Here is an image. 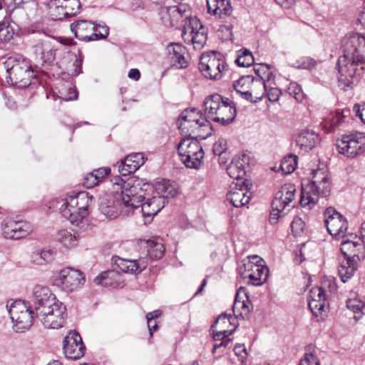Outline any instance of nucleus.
I'll return each mask as SVG.
<instances>
[{"mask_svg": "<svg viewBox=\"0 0 365 365\" xmlns=\"http://www.w3.org/2000/svg\"><path fill=\"white\" fill-rule=\"evenodd\" d=\"M357 21L365 29V6L359 11Z\"/></svg>", "mask_w": 365, "mask_h": 365, "instance_id": "nucleus-64", "label": "nucleus"}, {"mask_svg": "<svg viewBox=\"0 0 365 365\" xmlns=\"http://www.w3.org/2000/svg\"><path fill=\"white\" fill-rule=\"evenodd\" d=\"M253 77L248 76H243L236 81L234 84V88L236 92L244 98L249 99L250 98V93H248L250 88L251 87Z\"/></svg>", "mask_w": 365, "mask_h": 365, "instance_id": "nucleus-34", "label": "nucleus"}, {"mask_svg": "<svg viewBox=\"0 0 365 365\" xmlns=\"http://www.w3.org/2000/svg\"><path fill=\"white\" fill-rule=\"evenodd\" d=\"M238 272L242 279H247V284L261 286L267 279L269 269L261 258L254 255L241 261Z\"/></svg>", "mask_w": 365, "mask_h": 365, "instance_id": "nucleus-10", "label": "nucleus"}, {"mask_svg": "<svg viewBox=\"0 0 365 365\" xmlns=\"http://www.w3.org/2000/svg\"><path fill=\"white\" fill-rule=\"evenodd\" d=\"M113 274L114 272L111 271L103 272L94 279V282L96 284H102L103 286L106 287L109 284V283L106 282V280L108 278L112 277Z\"/></svg>", "mask_w": 365, "mask_h": 365, "instance_id": "nucleus-51", "label": "nucleus"}, {"mask_svg": "<svg viewBox=\"0 0 365 365\" xmlns=\"http://www.w3.org/2000/svg\"><path fill=\"white\" fill-rule=\"evenodd\" d=\"M317 142L315 138H296L295 145L304 153L309 152L314 148Z\"/></svg>", "mask_w": 365, "mask_h": 365, "instance_id": "nucleus-45", "label": "nucleus"}, {"mask_svg": "<svg viewBox=\"0 0 365 365\" xmlns=\"http://www.w3.org/2000/svg\"><path fill=\"white\" fill-rule=\"evenodd\" d=\"M204 107L207 116L222 125L232 122L237 113L234 102L217 93L207 96L204 101Z\"/></svg>", "mask_w": 365, "mask_h": 365, "instance_id": "nucleus-7", "label": "nucleus"}, {"mask_svg": "<svg viewBox=\"0 0 365 365\" xmlns=\"http://www.w3.org/2000/svg\"><path fill=\"white\" fill-rule=\"evenodd\" d=\"M83 185L86 188H92V187L98 185V181L94 182V180L93 179V176L91 175V174L89 173L85 176V178L83 179Z\"/></svg>", "mask_w": 365, "mask_h": 365, "instance_id": "nucleus-58", "label": "nucleus"}, {"mask_svg": "<svg viewBox=\"0 0 365 365\" xmlns=\"http://www.w3.org/2000/svg\"><path fill=\"white\" fill-rule=\"evenodd\" d=\"M267 92V86L264 78H257L252 79L251 87L248 93H250V98L246 99L250 102L257 103L262 100Z\"/></svg>", "mask_w": 365, "mask_h": 365, "instance_id": "nucleus-32", "label": "nucleus"}, {"mask_svg": "<svg viewBox=\"0 0 365 365\" xmlns=\"http://www.w3.org/2000/svg\"><path fill=\"white\" fill-rule=\"evenodd\" d=\"M252 162L250 153H243L232 159L227 168V173L230 178L235 179L237 182L247 181L244 180L243 177Z\"/></svg>", "mask_w": 365, "mask_h": 365, "instance_id": "nucleus-22", "label": "nucleus"}, {"mask_svg": "<svg viewBox=\"0 0 365 365\" xmlns=\"http://www.w3.org/2000/svg\"><path fill=\"white\" fill-rule=\"evenodd\" d=\"M202 113L195 108L182 110L178 119V126L183 137H210V122L202 118Z\"/></svg>", "mask_w": 365, "mask_h": 365, "instance_id": "nucleus-6", "label": "nucleus"}, {"mask_svg": "<svg viewBox=\"0 0 365 365\" xmlns=\"http://www.w3.org/2000/svg\"><path fill=\"white\" fill-rule=\"evenodd\" d=\"M312 180L302 184L300 205L302 207L312 209L320 197H327L331 191L329 174L322 169L312 170Z\"/></svg>", "mask_w": 365, "mask_h": 365, "instance_id": "nucleus-5", "label": "nucleus"}, {"mask_svg": "<svg viewBox=\"0 0 365 365\" xmlns=\"http://www.w3.org/2000/svg\"><path fill=\"white\" fill-rule=\"evenodd\" d=\"M113 190L110 193H106L100 197L99 210L106 217L116 218L122 212L123 207H138L135 202H139L145 197L146 191L152 190L149 183L143 182L135 177L128 178L124 180L120 176L111 180Z\"/></svg>", "mask_w": 365, "mask_h": 365, "instance_id": "nucleus-1", "label": "nucleus"}, {"mask_svg": "<svg viewBox=\"0 0 365 365\" xmlns=\"http://www.w3.org/2000/svg\"><path fill=\"white\" fill-rule=\"evenodd\" d=\"M109 29L107 26L95 24V29L91 33L90 41L105 39L108 37Z\"/></svg>", "mask_w": 365, "mask_h": 365, "instance_id": "nucleus-44", "label": "nucleus"}, {"mask_svg": "<svg viewBox=\"0 0 365 365\" xmlns=\"http://www.w3.org/2000/svg\"><path fill=\"white\" fill-rule=\"evenodd\" d=\"M209 14L217 18H224L232 13V6L228 0H207Z\"/></svg>", "mask_w": 365, "mask_h": 365, "instance_id": "nucleus-30", "label": "nucleus"}, {"mask_svg": "<svg viewBox=\"0 0 365 365\" xmlns=\"http://www.w3.org/2000/svg\"><path fill=\"white\" fill-rule=\"evenodd\" d=\"M93 201V196L86 192H79L75 195L66 197L60 207L61 213L71 224L78 226L88 215V207Z\"/></svg>", "mask_w": 365, "mask_h": 365, "instance_id": "nucleus-9", "label": "nucleus"}, {"mask_svg": "<svg viewBox=\"0 0 365 365\" xmlns=\"http://www.w3.org/2000/svg\"><path fill=\"white\" fill-rule=\"evenodd\" d=\"M350 110L349 109H344L341 111L337 110L335 113L331 115L329 118V121L326 120L325 127L329 123V129L331 130L334 127L340 125L344 120V118L349 115Z\"/></svg>", "mask_w": 365, "mask_h": 365, "instance_id": "nucleus-41", "label": "nucleus"}, {"mask_svg": "<svg viewBox=\"0 0 365 365\" xmlns=\"http://www.w3.org/2000/svg\"><path fill=\"white\" fill-rule=\"evenodd\" d=\"M355 270L356 267L354 264H352L349 259H347L346 262L341 264L339 267L338 272L341 281L346 282L354 275Z\"/></svg>", "mask_w": 365, "mask_h": 365, "instance_id": "nucleus-40", "label": "nucleus"}, {"mask_svg": "<svg viewBox=\"0 0 365 365\" xmlns=\"http://www.w3.org/2000/svg\"><path fill=\"white\" fill-rule=\"evenodd\" d=\"M110 168L108 167L100 168L93 170L90 173L95 181H98V185L104 180V179L110 174Z\"/></svg>", "mask_w": 365, "mask_h": 365, "instance_id": "nucleus-47", "label": "nucleus"}, {"mask_svg": "<svg viewBox=\"0 0 365 365\" xmlns=\"http://www.w3.org/2000/svg\"><path fill=\"white\" fill-rule=\"evenodd\" d=\"M317 135V136H319V133H317L315 130H314V129L312 128H302L299 133V137H302V138H304V137H307L308 135Z\"/></svg>", "mask_w": 365, "mask_h": 365, "instance_id": "nucleus-59", "label": "nucleus"}, {"mask_svg": "<svg viewBox=\"0 0 365 365\" xmlns=\"http://www.w3.org/2000/svg\"><path fill=\"white\" fill-rule=\"evenodd\" d=\"M359 247H361V244L358 241L345 240L341 243L340 250L347 259H349L351 257L357 256Z\"/></svg>", "mask_w": 365, "mask_h": 365, "instance_id": "nucleus-36", "label": "nucleus"}, {"mask_svg": "<svg viewBox=\"0 0 365 365\" xmlns=\"http://www.w3.org/2000/svg\"><path fill=\"white\" fill-rule=\"evenodd\" d=\"M61 98L66 101L76 100L78 98V92L73 87L68 88V94L63 96L62 94Z\"/></svg>", "mask_w": 365, "mask_h": 365, "instance_id": "nucleus-57", "label": "nucleus"}, {"mask_svg": "<svg viewBox=\"0 0 365 365\" xmlns=\"http://www.w3.org/2000/svg\"><path fill=\"white\" fill-rule=\"evenodd\" d=\"M235 329L236 326H233V328L230 329H220L215 332L213 331V339L221 341L222 347L230 348L232 339H229L228 336L235 331Z\"/></svg>", "mask_w": 365, "mask_h": 365, "instance_id": "nucleus-39", "label": "nucleus"}, {"mask_svg": "<svg viewBox=\"0 0 365 365\" xmlns=\"http://www.w3.org/2000/svg\"><path fill=\"white\" fill-rule=\"evenodd\" d=\"M233 351L242 362L247 358V353L243 344L236 345Z\"/></svg>", "mask_w": 365, "mask_h": 365, "instance_id": "nucleus-56", "label": "nucleus"}, {"mask_svg": "<svg viewBox=\"0 0 365 365\" xmlns=\"http://www.w3.org/2000/svg\"><path fill=\"white\" fill-rule=\"evenodd\" d=\"M53 282L54 285L70 293L82 287L85 277L80 270L67 267L53 276Z\"/></svg>", "mask_w": 365, "mask_h": 365, "instance_id": "nucleus-15", "label": "nucleus"}, {"mask_svg": "<svg viewBox=\"0 0 365 365\" xmlns=\"http://www.w3.org/2000/svg\"><path fill=\"white\" fill-rule=\"evenodd\" d=\"M278 4H279L282 7L285 9L290 8L294 4V0H274Z\"/></svg>", "mask_w": 365, "mask_h": 365, "instance_id": "nucleus-62", "label": "nucleus"}, {"mask_svg": "<svg viewBox=\"0 0 365 365\" xmlns=\"http://www.w3.org/2000/svg\"><path fill=\"white\" fill-rule=\"evenodd\" d=\"M155 191L158 195L154 197H162L165 200L167 197H173L178 194L176 185L170 180H162L155 185Z\"/></svg>", "mask_w": 365, "mask_h": 365, "instance_id": "nucleus-33", "label": "nucleus"}, {"mask_svg": "<svg viewBox=\"0 0 365 365\" xmlns=\"http://www.w3.org/2000/svg\"><path fill=\"white\" fill-rule=\"evenodd\" d=\"M356 116L359 117L361 122L365 124V103L362 105L356 104L353 108Z\"/></svg>", "mask_w": 365, "mask_h": 365, "instance_id": "nucleus-54", "label": "nucleus"}, {"mask_svg": "<svg viewBox=\"0 0 365 365\" xmlns=\"http://www.w3.org/2000/svg\"><path fill=\"white\" fill-rule=\"evenodd\" d=\"M327 286L330 288V280L324 281L323 286L313 287L309 291V307L315 316L322 314L327 307V303L325 294V287Z\"/></svg>", "mask_w": 365, "mask_h": 365, "instance_id": "nucleus-23", "label": "nucleus"}, {"mask_svg": "<svg viewBox=\"0 0 365 365\" xmlns=\"http://www.w3.org/2000/svg\"><path fill=\"white\" fill-rule=\"evenodd\" d=\"M114 265L121 272L128 274H138L143 272L148 266L146 257H140L138 259H127L119 257H113Z\"/></svg>", "mask_w": 365, "mask_h": 365, "instance_id": "nucleus-25", "label": "nucleus"}, {"mask_svg": "<svg viewBox=\"0 0 365 365\" xmlns=\"http://www.w3.org/2000/svg\"><path fill=\"white\" fill-rule=\"evenodd\" d=\"M73 66H76L74 71L72 73L73 76H78L79 73L82 72L81 68V61L78 59L76 56H75V61L73 63Z\"/></svg>", "mask_w": 365, "mask_h": 365, "instance_id": "nucleus-60", "label": "nucleus"}, {"mask_svg": "<svg viewBox=\"0 0 365 365\" xmlns=\"http://www.w3.org/2000/svg\"><path fill=\"white\" fill-rule=\"evenodd\" d=\"M21 6L29 14L37 10L38 4L35 0H26L22 2Z\"/></svg>", "mask_w": 365, "mask_h": 365, "instance_id": "nucleus-53", "label": "nucleus"}, {"mask_svg": "<svg viewBox=\"0 0 365 365\" xmlns=\"http://www.w3.org/2000/svg\"><path fill=\"white\" fill-rule=\"evenodd\" d=\"M251 186L252 184L249 181L232 182L227 194V199L236 207L247 205L251 199Z\"/></svg>", "mask_w": 365, "mask_h": 365, "instance_id": "nucleus-19", "label": "nucleus"}, {"mask_svg": "<svg viewBox=\"0 0 365 365\" xmlns=\"http://www.w3.org/2000/svg\"><path fill=\"white\" fill-rule=\"evenodd\" d=\"M346 307L354 314H359V317H361L362 309L364 307V303L356 297L350 298L346 301Z\"/></svg>", "mask_w": 365, "mask_h": 365, "instance_id": "nucleus-46", "label": "nucleus"}, {"mask_svg": "<svg viewBox=\"0 0 365 365\" xmlns=\"http://www.w3.org/2000/svg\"><path fill=\"white\" fill-rule=\"evenodd\" d=\"M34 52L43 63H51L55 59L56 50L48 40H39L34 46Z\"/></svg>", "mask_w": 365, "mask_h": 365, "instance_id": "nucleus-28", "label": "nucleus"}, {"mask_svg": "<svg viewBox=\"0 0 365 365\" xmlns=\"http://www.w3.org/2000/svg\"><path fill=\"white\" fill-rule=\"evenodd\" d=\"M325 224L327 231L336 238H343L348 229L346 219L334 208L329 207L324 212Z\"/></svg>", "mask_w": 365, "mask_h": 365, "instance_id": "nucleus-17", "label": "nucleus"}, {"mask_svg": "<svg viewBox=\"0 0 365 365\" xmlns=\"http://www.w3.org/2000/svg\"><path fill=\"white\" fill-rule=\"evenodd\" d=\"M6 308L16 332L29 329L34 322V312L29 303L22 300L9 301Z\"/></svg>", "mask_w": 365, "mask_h": 365, "instance_id": "nucleus-12", "label": "nucleus"}, {"mask_svg": "<svg viewBox=\"0 0 365 365\" xmlns=\"http://www.w3.org/2000/svg\"><path fill=\"white\" fill-rule=\"evenodd\" d=\"M8 82L18 88H25L35 83L36 75L29 60L22 56H11L5 62Z\"/></svg>", "mask_w": 365, "mask_h": 365, "instance_id": "nucleus-8", "label": "nucleus"}, {"mask_svg": "<svg viewBox=\"0 0 365 365\" xmlns=\"http://www.w3.org/2000/svg\"><path fill=\"white\" fill-rule=\"evenodd\" d=\"M360 138H336V145L340 154L354 158L365 151V143Z\"/></svg>", "mask_w": 365, "mask_h": 365, "instance_id": "nucleus-24", "label": "nucleus"}, {"mask_svg": "<svg viewBox=\"0 0 365 365\" xmlns=\"http://www.w3.org/2000/svg\"><path fill=\"white\" fill-rule=\"evenodd\" d=\"M146 159L143 153H132L120 160L118 172L123 176L134 173L144 165Z\"/></svg>", "mask_w": 365, "mask_h": 365, "instance_id": "nucleus-26", "label": "nucleus"}, {"mask_svg": "<svg viewBox=\"0 0 365 365\" xmlns=\"http://www.w3.org/2000/svg\"><path fill=\"white\" fill-rule=\"evenodd\" d=\"M317 64L315 60L310 57H302L296 62V67L301 69H312Z\"/></svg>", "mask_w": 365, "mask_h": 365, "instance_id": "nucleus-49", "label": "nucleus"}, {"mask_svg": "<svg viewBox=\"0 0 365 365\" xmlns=\"http://www.w3.org/2000/svg\"><path fill=\"white\" fill-rule=\"evenodd\" d=\"M186 8L184 5L173 6L167 9V15L170 21V26H173L185 18L183 26L182 38L187 44H192L195 49H201L207 41V30L197 17H190L185 14Z\"/></svg>", "mask_w": 365, "mask_h": 365, "instance_id": "nucleus-4", "label": "nucleus"}, {"mask_svg": "<svg viewBox=\"0 0 365 365\" xmlns=\"http://www.w3.org/2000/svg\"><path fill=\"white\" fill-rule=\"evenodd\" d=\"M296 191L294 184L287 183L276 192L272 202L269 217L271 224H276L281 217L285 215V210L289 211L294 206Z\"/></svg>", "mask_w": 365, "mask_h": 365, "instance_id": "nucleus-11", "label": "nucleus"}, {"mask_svg": "<svg viewBox=\"0 0 365 365\" xmlns=\"http://www.w3.org/2000/svg\"><path fill=\"white\" fill-rule=\"evenodd\" d=\"M227 65L220 52L210 51L202 54L199 69L207 78L217 81L220 79L227 71Z\"/></svg>", "mask_w": 365, "mask_h": 365, "instance_id": "nucleus-13", "label": "nucleus"}, {"mask_svg": "<svg viewBox=\"0 0 365 365\" xmlns=\"http://www.w3.org/2000/svg\"><path fill=\"white\" fill-rule=\"evenodd\" d=\"M56 255V252L50 248L38 249L30 255V262L35 265H45L51 262Z\"/></svg>", "mask_w": 365, "mask_h": 365, "instance_id": "nucleus-31", "label": "nucleus"}, {"mask_svg": "<svg viewBox=\"0 0 365 365\" xmlns=\"http://www.w3.org/2000/svg\"><path fill=\"white\" fill-rule=\"evenodd\" d=\"M168 56L173 66L182 68L187 66L185 58L186 48L180 43H171L167 46Z\"/></svg>", "mask_w": 365, "mask_h": 365, "instance_id": "nucleus-27", "label": "nucleus"}, {"mask_svg": "<svg viewBox=\"0 0 365 365\" xmlns=\"http://www.w3.org/2000/svg\"><path fill=\"white\" fill-rule=\"evenodd\" d=\"M36 317L46 328L62 327L66 317V306L59 302L47 286L36 285L33 289Z\"/></svg>", "mask_w": 365, "mask_h": 365, "instance_id": "nucleus-3", "label": "nucleus"}, {"mask_svg": "<svg viewBox=\"0 0 365 365\" xmlns=\"http://www.w3.org/2000/svg\"><path fill=\"white\" fill-rule=\"evenodd\" d=\"M235 318L231 314H222L216 320V326L220 329H227L228 325L232 326V321H235Z\"/></svg>", "mask_w": 365, "mask_h": 365, "instance_id": "nucleus-48", "label": "nucleus"}, {"mask_svg": "<svg viewBox=\"0 0 365 365\" xmlns=\"http://www.w3.org/2000/svg\"><path fill=\"white\" fill-rule=\"evenodd\" d=\"M281 92L276 88H271L268 91L267 90L265 96H267L268 99L271 102H276L279 100Z\"/></svg>", "mask_w": 365, "mask_h": 365, "instance_id": "nucleus-55", "label": "nucleus"}, {"mask_svg": "<svg viewBox=\"0 0 365 365\" xmlns=\"http://www.w3.org/2000/svg\"><path fill=\"white\" fill-rule=\"evenodd\" d=\"M32 230V226L26 222L7 220L2 223V235L6 239L19 240L28 236Z\"/></svg>", "mask_w": 365, "mask_h": 365, "instance_id": "nucleus-21", "label": "nucleus"}, {"mask_svg": "<svg viewBox=\"0 0 365 365\" xmlns=\"http://www.w3.org/2000/svg\"><path fill=\"white\" fill-rule=\"evenodd\" d=\"M240 53L235 60V63L241 67H249L254 63L252 53L248 49L240 51Z\"/></svg>", "mask_w": 365, "mask_h": 365, "instance_id": "nucleus-43", "label": "nucleus"}, {"mask_svg": "<svg viewBox=\"0 0 365 365\" xmlns=\"http://www.w3.org/2000/svg\"><path fill=\"white\" fill-rule=\"evenodd\" d=\"M63 351L66 358L77 360L85 353V346L80 334L76 331H71L63 341Z\"/></svg>", "mask_w": 365, "mask_h": 365, "instance_id": "nucleus-20", "label": "nucleus"}, {"mask_svg": "<svg viewBox=\"0 0 365 365\" xmlns=\"http://www.w3.org/2000/svg\"><path fill=\"white\" fill-rule=\"evenodd\" d=\"M128 78L133 79L135 81H138L140 77V73L137 68H132L130 70L128 75Z\"/></svg>", "mask_w": 365, "mask_h": 365, "instance_id": "nucleus-61", "label": "nucleus"}, {"mask_svg": "<svg viewBox=\"0 0 365 365\" xmlns=\"http://www.w3.org/2000/svg\"><path fill=\"white\" fill-rule=\"evenodd\" d=\"M240 293L237 292L235 296V299L232 306V310L235 314H239L242 317H245L250 312V309L248 306V299L246 297V299L240 300Z\"/></svg>", "mask_w": 365, "mask_h": 365, "instance_id": "nucleus-38", "label": "nucleus"}, {"mask_svg": "<svg viewBox=\"0 0 365 365\" xmlns=\"http://www.w3.org/2000/svg\"><path fill=\"white\" fill-rule=\"evenodd\" d=\"M161 315V311L160 310H155L153 312H149L146 314V319L147 321L149 320H154L155 319H157Z\"/></svg>", "mask_w": 365, "mask_h": 365, "instance_id": "nucleus-63", "label": "nucleus"}, {"mask_svg": "<svg viewBox=\"0 0 365 365\" xmlns=\"http://www.w3.org/2000/svg\"><path fill=\"white\" fill-rule=\"evenodd\" d=\"M153 191V187L151 190L145 192V197H141L139 202H135V204L138 205V207H130V210H138L140 207V211L145 219L156 215L164 207L166 201L162 197H150V193Z\"/></svg>", "mask_w": 365, "mask_h": 365, "instance_id": "nucleus-18", "label": "nucleus"}, {"mask_svg": "<svg viewBox=\"0 0 365 365\" xmlns=\"http://www.w3.org/2000/svg\"><path fill=\"white\" fill-rule=\"evenodd\" d=\"M178 152L187 168L199 169L202 165L204 153L197 138H182Z\"/></svg>", "mask_w": 365, "mask_h": 365, "instance_id": "nucleus-14", "label": "nucleus"}, {"mask_svg": "<svg viewBox=\"0 0 365 365\" xmlns=\"http://www.w3.org/2000/svg\"><path fill=\"white\" fill-rule=\"evenodd\" d=\"M227 149V142L226 138H218L215 143L212 150L215 155H220Z\"/></svg>", "mask_w": 365, "mask_h": 365, "instance_id": "nucleus-50", "label": "nucleus"}, {"mask_svg": "<svg viewBox=\"0 0 365 365\" xmlns=\"http://www.w3.org/2000/svg\"><path fill=\"white\" fill-rule=\"evenodd\" d=\"M95 24L87 20H78L71 24V31L81 41H90Z\"/></svg>", "mask_w": 365, "mask_h": 365, "instance_id": "nucleus-29", "label": "nucleus"}, {"mask_svg": "<svg viewBox=\"0 0 365 365\" xmlns=\"http://www.w3.org/2000/svg\"><path fill=\"white\" fill-rule=\"evenodd\" d=\"M141 243L145 245L147 249L148 255L153 259H158L164 255V247L161 243L154 240H142Z\"/></svg>", "mask_w": 365, "mask_h": 365, "instance_id": "nucleus-35", "label": "nucleus"}, {"mask_svg": "<svg viewBox=\"0 0 365 365\" xmlns=\"http://www.w3.org/2000/svg\"><path fill=\"white\" fill-rule=\"evenodd\" d=\"M299 365H319L317 357L312 353L305 354L301 359Z\"/></svg>", "mask_w": 365, "mask_h": 365, "instance_id": "nucleus-52", "label": "nucleus"}, {"mask_svg": "<svg viewBox=\"0 0 365 365\" xmlns=\"http://www.w3.org/2000/svg\"><path fill=\"white\" fill-rule=\"evenodd\" d=\"M344 55L338 58L339 86L346 90L352 88L362 73L365 63V38L357 33L344 39Z\"/></svg>", "mask_w": 365, "mask_h": 365, "instance_id": "nucleus-2", "label": "nucleus"}, {"mask_svg": "<svg viewBox=\"0 0 365 365\" xmlns=\"http://www.w3.org/2000/svg\"><path fill=\"white\" fill-rule=\"evenodd\" d=\"M48 14L53 20H62L78 14L81 4L79 0H50Z\"/></svg>", "mask_w": 365, "mask_h": 365, "instance_id": "nucleus-16", "label": "nucleus"}, {"mask_svg": "<svg viewBox=\"0 0 365 365\" xmlns=\"http://www.w3.org/2000/svg\"><path fill=\"white\" fill-rule=\"evenodd\" d=\"M297 165V157L294 155L290 154L282 159L279 166V170H280L283 175H288L294 171Z\"/></svg>", "mask_w": 365, "mask_h": 365, "instance_id": "nucleus-37", "label": "nucleus"}, {"mask_svg": "<svg viewBox=\"0 0 365 365\" xmlns=\"http://www.w3.org/2000/svg\"><path fill=\"white\" fill-rule=\"evenodd\" d=\"M58 239L60 243L66 248H71L76 245V237L67 230H61L58 233Z\"/></svg>", "mask_w": 365, "mask_h": 365, "instance_id": "nucleus-42", "label": "nucleus"}]
</instances>
